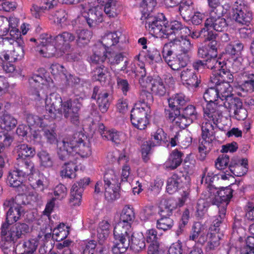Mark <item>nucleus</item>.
<instances>
[{"label":"nucleus","instance_id":"nucleus-39","mask_svg":"<svg viewBox=\"0 0 254 254\" xmlns=\"http://www.w3.org/2000/svg\"><path fill=\"white\" fill-rule=\"evenodd\" d=\"M76 45L78 47L83 48L89 43L91 37V32L85 29H78L76 31Z\"/></svg>","mask_w":254,"mask_h":254},{"label":"nucleus","instance_id":"nucleus-17","mask_svg":"<svg viewBox=\"0 0 254 254\" xmlns=\"http://www.w3.org/2000/svg\"><path fill=\"white\" fill-rule=\"evenodd\" d=\"M204 26L207 29L222 32L227 29L228 23L225 18L217 15L213 10L211 11L209 17L206 19Z\"/></svg>","mask_w":254,"mask_h":254},{"label":"nucleus","instance_id":"nucleus-58","mask_svg":"<svg viewBox=\"0 0 254 254\" xmlns=\"http://www.w3.org/2000/svg\"><path fill=\"white\" fill-rule=\"evenodd\" d=\"M129 240L130 244L129 246H130L135 252H139L145 248V243L143 238L140 239L138 238L134 237L132 234Z\"/></svg>","mask_w":254,"mask_h":254},{"label":"nucleus","instance_id":"nucleus-64","mask_svg":"<svg viewBox=\"0 0 254 254\" xmlns=\"http://www.w3.org/2000/svg\"><path fill=\"white\" fill-rule=\"evenodd\" d=\"M229 156L227 154H222L217 159L215 166L219 170H228V165L229 162Z\"/></svg>","mask_w":254,"mask_h":254},{"label":"nucleus","instance_id":"nucleus-25","mask_svg":"<svg viewBox=\"0 0 254 254\" xmlns=\"http://www.w3.org/2000/svg\"><path fill=\"white\" fill-rule=\"evenodd\" d=\"M31 185L35 191V194H32L34 197L33 200L38 201L41 199V193L47 188L46 178L43 174H39L37 177H35V181L32 182Z\"/></svg>","mask_w":254,"mask_h":254},{"label":"nucleus","instance_id":"nucleus-6","mask_svg":"<svg viewBox=\"0 0 254 254\" xmlns=\"http://www.w3.org/2000/svg\"><path fill=\"white\" fill-rule=\"evenodd\" d=\"M146 19V27L154 37L160 38H168L166 19L163 14L157 16H153L152 13L148 16H141V19Z\"/></svg>","mask_w":254,"mask_h":254},{"label":"nucleus","instance_id":"nucleus-14","mask_svg":"<svg viewBox=\"0 0 254 254\" xmlns=\"http://www.w3.org/2000/svg\"><path fill=\"white\" fill-rule=\"evenodd\" d=\"M189 193L184 191L181 198H179V203L172 198L165 199L161 202V206L158 209V214L160 216L171 215L172 211L175 209L178 206H183L189 197Z\"/></svg>","mask_w":254,"mask_h":254},{"label":"nucleus","instance_id":"nucleus-41","mask_svg":"<svg viewBox=\"0 0 254 254\" xmlns=\"http://www.w3.org/2000/svg\"><path fill=\"white\" fill-rule=\"evenodd\" d=\"M140 5V10L142 16L150 15L156 6V0H136Z\"/></svg>","mask_w":254,"mask_h":254},{"label":"nucleus","instance_id":"nucleus-30","mask_svg":"<svg viewBox=\"0 0 254 254\" xmlns=\"http://www.w3.org/2000/svg\"><path fill=\"white\" fill-rule=\"evenodd\" d=\"M203 98L207 102L206 108L210 105L211 108L219 109L217 105L219 104V95L216 87H210L206 89L203 94Z\"/></svg>","mask_w":254,"mask_h":254},{"label":"nucleus","instance_id":"nucleus-2","mask_svg":"<svg viewBox=\"0 0 254 254\" xmlns=\"http://www.w3.org/2000/svg\"><path fill=\"white\" fill-rule=\"evenodd\" d=\"M135 218L131 206H125L120 215V221L114 229V243L112 248L113 254L124 253L129 247L130 237L132 236L131 224Z\"/></svg>","mask_w":254,"mask_h":254},{"label":"nucleus","instance_id":"nucleus-33","mask_svg":"<svg viewBox=\"0 0 254 254\" xmlns=\"http://www.w3.org/2000/svg\"><path fill=\"white\" fill-rule=\"evenodd\" d=\"M168 38L172 34L177 35L178 37L182 36V34L185 33L187 34H190V30L189 28L184 25L180 21L174 20L171 22L170 28H167Z\"/></svg>","mask_w":254,"mask_h":254},{"label":"nucleus","instance_id":"nucleus-57","mask_svg":"<svg viewBox=\"0 0 254 254\" xmlns=\"http://www.w3.org/2000/svg\"><path fill=\"white\" fill-rule=\"evenodd\" d=\"M205 68L211 69L214 71H219L222 67V63L218 61L216 57L211 55L205 61Z\"/></svg>","mask_w":254,"mask_h":254},{"label":"nucleus","instance_id":"nucleus-13","mask_svg":"<svg viewBox=\"0 0 254 254\" xmlns=\"http://www.w3.org/2000/svg\"><path fill=\"white\" fill-rule=\"evenodd\" d=\"M105 183V197L108 201H112L119 197V193L114 190L118 181L113 171L106 172L104 176Z\"/></svg>","mask_w":254,"mask_h":254},{"label":"nucleus","instance_id":"nucleus-38","mask_svg":"<svg viewBox=\"0 0 254 254\" xmlns=\"http://www.w3.org/2000/svg\"><path fill=\"white\" fill-rule=\"evenodd\" d=\"M17 158L21 159H30L32 158L35 154L34 148L28 145L27 144H20L16 146Z\"/></svg>","mask_w":254,"mask_h":254},{"label":"nucleus","instance_id":"nucleus-44","mask_svg":"<svg viewBox=\"0 0 254 254\" xmlns=\"http://www.w3.org/2000/svg\"><path fill=\"white\" fill-rule=\"evenodd\" d=\"M187 102V98L182 93L175 94L168 99L169 107L179 110H180L181 107L185 105Z\"/></svg>","mask_w":254,"mask_h":254},{"label":"nucleus","instance_id":"nucleus-27","mask_svg":"<svg viewBox=\"0 0 254 254\" xmlns=\"http://www.w3.org/2000/svg\"><path fill=\"white\" fill-rule=\"evenodd\" d=\"M146 82L150 84L151 90L155 95L163 96L166 94V87L162 79L160 77L154 78L151 76H148L146 78Z\"/></svg>","mask_w":254,"mask_h":254},{"label":"nucleus","instance_id":"nucleus-34","mask_svg":"<svg viewBox=\"0 0 254 254\" xmlns=\"http://www.w3.org/2000/svg\"><path fill=\"white\" fill-rule=\"evenodd\" d=\"M109 73L108 68L103 65H97L95 67L91 72L92 79L99 81L101 83H105Z\"/></svg>","mask_w":254,"mask_h":254},{"label":"nucleus","instance_id":"nucleus-4","mask_svg":"<svg viewBox=\"0 0 254 254\" xmlns=\"http://www.w3.org/2000/svg\"><path fill=\"white\" fill-rule=\"evenodd\" d=\"M222 117V112L211 108L210 105L204 109V119L201 126L202 139H215V129Z\"/></svg>","mask_w":254,"mask_h":254},{"label":"nucleus","instance_id":"nucleus-42","mask_svg":"<svg viewBox=\"0 0 254 254\" xmlns=\"http://www.w3.org/2000/svg\"><path fill=\"white\" fill-rule=\"evenodd\" d=\"M216 88L219 95V99L223 102L226 101L227 98L233 96L232 94V88L230 84L227 82L221 83Z\"/></svg>","mask_w":254,"mask_h":254},{"label":"nucleus","instance_id":"nucleus-37","mask_svg":"<svg viewBox=\"0 0 254 254\" xmlns=\"http://www.w3.org/2000/svg\"><path fill=\"white\" fill-rule=\"evenodd\" d=\"M43 4L45 5L38 6L36 4H33L30 9L32 14L35 17L38 18L40 16V13L43 12L45 10L51 9L57 5L58 3L57 0H43Z\"/></svg>","mask_w":254,"mask_h":254},{"label":"nucleus","instance_id":"nucleus-40","mask_svg":"<svg viewBox=\"0 0 254 254\" xmlns=\"http://www.w3.org/2000/svg\"><path fill=\"white\" fill-rule=\"evenodd\" d=\"M17 124V120L10 114L5 113L0 117V128L6 130H11Z\"/></svg>","mask_w":254,"mask_h":254},{"label":"nucleus","instance_id":"nucleus-26","mask_svg":"<svg viewBox=\"0 0 254 254\" xmlns=\"http://www.w3.org/2000/svg\"><path fill=\"white\" fill-rule=\"evenodd\" d=\"M170 46L174 50H178L180 52H191L193 48V45L190 39L187 36H183L174 39Z\"/></svg>","mask_w":254,"mask_h":254},{"label":"nucleus","instance_id":"nucleus-49","mask_svg":"<svg viewBox=\"0 0 254 254\" xmlns=\"http://www.w3.org/2000/svg\"><path fill=\"white\" fill-rule=\"evenodd\" d=\"M75 39V36L68 32H64L54 37L56 44L58 46H62V48L64 43L71 42Z\"/></svg>","mask_w":254,"mask_h":254},{"label":"nucleus","instance_id":"nucleus-20","mask_svg":"<svg viewBox=\"0 0 254 254\" xmlns=\"http://www.w3.org/2000/svg\"><path fill=\"white\" fill-rule=\"evenodd\" d=\"M226 170L229 176L235 175L238 177L244 176L248 170V160L245 158L242 159L233 158L231 160Z\"/></svg>","mask_w":254,"mask_h":254},{"label":"nucleus","instance_id":"nucleus-59","mask_svg":"<svg viewBox=\"0 0 254 254\" xmlns=\"http://www.w3.org/2000/svg\"><path fill=\"white\" fill-rule=\"evenodd\" d=\"M13 138L7 133L0 132V153H2L12 143Z\"/></svg>","mask_w":254,"mask_h":254},{"label":"nucleus","instance_id":"nucleus-28","mask_svg":"<svg viewBox=\"0 0 254 254\" xmlns=\"http://www.w3.org/2000/svg\"><path fill=\"white\" fill-rule=\"evenodd\" d=\"M216 219L213 221V224L210 228V241L208 242L207 249L209 250H215L220 244V235L219 234L220 228H219L221 223L215 224L214 222Z\"/></svg>","mask_w":254,"mask_h":254},{"label":"nucleus","instance_id":"nucleus-18","mask_svg":"<svg viewBox=\"0 0 254 254\" xmlns=\"http://www.w3.org/2000/svg\"><path fill=\"white\" fill-rule=\"evenodd\" d=\"M245 5L242 0H237L234 5L232 14V18L237 22L247 25L252 19V13H245Z\"/></svg>","mask_w":254,"mask_h":254},{"label":"nucleus","instance_id":"nucleus-9","mask_svg":"<svg viewBox=\"0 0 254 254\" xmlns=\"http://www.w3.org/2000/svg\"><path fill=\"white\" fill-rule=\"evenodd\" d=\"M151 109L141 107L140 104H135L130 112V121L134 127L143 130L149 124L148 118L150 116Z\"/></svg>","mask_w":254,"mask_h":254},{"label":"nucleus","instance_id":"nucleus-7","mask_svg":"<svg viewBox=\"0 0 254 254\" xmlns=\"http://www.w3.org/2000/svg\"><path fill=\"white\" fill-rule=\"evenodd\" d=\"M38 43L41 45L39 52L44 57H59L64 53L62 46H58L56 44L54 38H53L48 34L44 33L40 35Z\"/></svg>","mask_w":254,"mask_h":254},{"label":"nucleus","instance_id":"nucleus-35","mask_svg":"<svg viewBox=\"0 0 254 254\" xmlns=\"http://www.w3.org/2000/svg\"><path fill=\"white\" fill-rule=\"evenodd\" d=\"M242 84L240 89L246 92H252L254 91V73L244 72L242 75Z\"/></svg>","mask_w":254,"mask_h":254},{"label":"nucleus","instance_id":"nucleus-55","mask_svg":"<svg viewBox=\"0 0 254 254\" xmlns=\"http://www.w3.org/2000/svg\"><path fill=\"white\" fill-rule=\"evenodd\" d=\"M152 139L155 141V146L161 145L167 141L166 134L162 128H158L151 133Z\"/></svg>","mask_w":254,"mask_h":254},{"label":"nucleus","instance_id":"nucleus-36","mask_svg":"<svg viewBox=\"0 0 254 254\" xmlns=\"http://www.w3.org/2000/svg\"><path fill=\"white\" fill-rule=\"evenodd\" d=\"M68 160L69 161L64 164L60 171V175L63 178L72 179L76 177L77 166L71 161L70 158Z\"/></svg>","mask_w":254,"mask_h":254},{"label":"nucleus","instance_id":"nucleus-52","mask_svg":"<svg viewBox=\"0 0 254 254\" xmlns=\"http://www.w3.org/2000/svg\"><path fill=\"white\" fill-rule=\"evenodd\" d=\"M40 160V165L44 168H50L53 166V161L50 154L46 151L41 150L37 154Z\"/></svg>","mask_w":254,"mask_h":254},{"label":"nucleus","instance_id":"nucleus-54","mask_svg":"<svg viewBox=\"0 0 254 254\" xmlns=\"http://www.w3.org/2000/svg\"><path fill=\"white\" fill-rule=\"evenodd\" d=\"M18 41V45L15 46L13 50L11 52V56L14 61L21 60L24 56L23 41L22 39H20Z\"/></svg>","mask_w":254,"mask_h":254},{"label":"nucleus","instance_id":"nucleus-22","mask_svg":"<svg viewBox=\"0 0 254 254\" xmlns=\"http://www.w3.org/2000/svg\"><path fill=\"white\" fill-rule=\"evenodd\" d=\"M180 77L183 84L187 85L188 88L197 87L200 83L198 74L192 69H184L181 73Z\"/></svg>","mask_w":254,"mask_h":254},{"label":"nucleus","instance_id":"nucleus-21","mask_svg":"<svg viewBox=\"0 0 254 254\" xmlns=\"http://www.w3.org/2000/svg\"><path fill=\"white\" fill-rule=\"evenodd\" d=\"M142 58L150 64L162 61L160 52L154 47H149L146 51H142L134 57V59L138 61Z\"/></svg>","mask_w":254,"mask_h":254},{"label":"nucleus","instance_id":"nucleus-47","mask_svg":"<svg viewBox=\"0 0 254 254\" xmlns=\"http://www.w3.org/2000/svg\"><path fill=\"white\" fill-rule=\"evenodd\" d=\"M25 178L21 176L20 174L16 170L10 172L7 177V181L11 187L17 188L20 187Z\"/></svg>","mask_w":254,"mask_h":254},{"label":"nucleus","instance_id":"nucleus-24","mask_svg":"<svg viewBox=\"0 0 254 254\" xmlns=\"http://www.w3.org/2000/svg\"><path fill=\"white\" fill-rule=\"evenodd\" d=\"M98 131L104 140H110L116 144L122 141V134L120 132L113 128H109L103 124H99Z\"/></svg>","mask_w":254,"mask_h":254},{"label":"nucleus","instance_id":"nucleus-56","mask_svg":"<svg viewBox=\"0 0 254 254\" xmlns=\"http://www.w3.org/2000/svg\"><path fill=\"white\" fill-rule=\"evenodd\" d=\"M207 229V227L200 222L194 223L192 226L190 236V240L196 242L198 235L202 232H205Z\"/></svg>","mask_w":254,"mask_h":254},{"label":"nucleus","instance_id":"nucleus-43","mask_svg":"<svg viewBox=\"0 0 254 254\" xmlns=\"http://www.w3.org/2000/svg\"><path fill=\"white\" fill-rule=\"evenodd\" d=\"M121 7L118 3L114 0H107L104 10L109 17H115L120 12Z\"/></svg>","mask_w":254,"mask_h":254},{"label":"nucleus","instance_id":"nucleus-46","mask_svg":"<svg viewBox=\"0 0 254 254\" xmlns=\"http://www.w3.org/2000/svg\"><path fill=\"white\" fill-rule=\"evenodd\" d=\"M182 182L181 178L177 174H173L172 176L169 178L167 180L166 190L170 194H172L177 191L181 187Z\"/></svg>","mask_w":254,"mask_h":254},{"label":"nucleus","instance_id":"nucleus-16","mask_svg":"<svg viewBox=\"0 0 254 254\" xmlns=\"http://www.w3.org/2000/svg\"><path fill=\"white\" fill-rule=\"evenodd\" d=\"M90 182L89 178H84L72 185L70 190L69 199L71 205H79L84 189L89 185Z\"/></svg>","mask_w":254,"mask_h":254},{"label":"nucleus","instance_id":"nucleus-48","mask_svg":"<svg viewBox=\"0 0 254 254\" xmlns=\"http://www.w3.org/2000/svg\"><path fill=\"white\" fill-rule=\"evenodd\" d=\"M153 102V97L152 94L147 91L142 90L139 94L138 101L136 104H140L141 107L145 109L150 106Z\"/></svg>","mask_w":254,"mask_h":254},{"label":"nucleus","instance_id":"nucleus-3","mask_svg":"<svg viewBox=\"0 0 254 254\" xmlns=\"http://www.w3.org/2000/svg\"><path fill=\"white\" fill-rule=\"evenodd\" d=\"M57 154L62 161L68 160L77 154L87 157L91 154L89 141L82 132H76L71 137L57 141Z\"/></svg>","mask_w":254,"mask_h":254},{"label":"nucleus","instance_id":"nucleus-12","mask_svg":"<svg viewBox=\"0 0 254 254\" xmlns=\"http://www.w3.org/2000/svg\"><path fill=\"white\" fill-rule=\"evenodd\" d=\"M63 102L61 96L57 93L50 94L45 99V108L49 116L56 119L58 118Z\"/></svg>","mask_w":254,"mask_h":254},{"label":"nucleus","instance_id":"nucleus-11","mask_svg":"<svg viewBox=\"0 0 254 254\" xmlns=\"http://www.w3.org/2000/svg\"><path fill=\"white\" fill-rule=\"evenodd\" d=\"M222 104L226 108L229 110V112H233L234 117L237 120H244L247 117V111L239 98L232 96L227 98Z\"/></svg>","mask_w":254,"mask_h":254},{"label":"nucleus","instance_id":"nucleus-63","mask_svg":"<svg viewBox=\"0 0 254 254\" xmlns=\"http://www.w3.org/2000/svg\"><path fill=\"white\" fill-rule=\"evenodd\" d=\"M155 146V143L151 141H145L141 145L142 157L145 162L149 160V155L151 153V149Z\"/></svg>","mask_w":254,"mask_h":254},{"label":"nucleus","instance_id":"nucleus-51","mask_svg":"<svg viewBox=\"0 0 254 254\" xmlns=\"http://www.w3.org/2000/svg\"><path fill=\"white\" fill-rule=\"evenodd\" d=\"M158 214V210L156 207L152 205L146 206L140 213V218L142 220L146 221L151 218H155Z\"/></svg>","mask_w":254,"mask_h":254},{"label":"nucleus","instance_id":"nucleus-45","mask_svg":"<svg viewBox=\"0 0 254 254\" xmlns=\"http://www.w3.org/2000/svg\"><path fill=\"white\" fill-rule=\"evenodd\" d=\"M119 41V37L116 32L106 33L101 39V43L105 47L104 51H106V48L115 46Z\"/></svg>","mask_w":254,"mask_h":254},{"label":"nucleus","instance_id":"nucleus-53","mask_svg":"<svg viewBox=\"0 0 254 254\" xmlns=\"http://www.w3.org/2000/svg\"><path fill=\"white\" fill-rule=\"evenodd\" d=\"M233 61L231 64V70L233 74L239 73V74L243 75L244 72V69H245V64H243L244 60L241 57L234 58H233Z\"/></svg>","mask_w":254,"mask_h":254},{"label":"nucleus","instance_id":"nucleus-29","mask_svg":"<svg viewBox=\"0 0 254 254\" xmlns=\"http://www.w3.org/2000/svg\"><path fill=\"white\" fill-rule=\"evenodd\" d=\"M59 234V230L57 227L53 230L49 225H46L45 228L41 229L38 237L39 242H42V245L45 246L47 243L57 238Z\"/></svg>","mask_w":254,"mask_h":254},{"label":"nucleus","instance_id":"nucleus-10","mask_svg":"<svg viewBox=\"0 0 254 254\" xmlns=\"http://www.w3.org/2000/svg\"><path fill=\"white\" fill-rule=\"evenodd\" d=\"M29 82L30 85L29 94L31 99L40 101L45 97V93L43 91L41 92V90L44 87L48 88L49 84L47 79L41 75L34 74L29 78Z\"/></svg>","mask_w":254,"mask_h":254},{"label":"nucleus","instance_id":"nucleus-60","mask_svg":"<svg viewBox=\"0 0 254 254\" xmlns=\"http://www.w3.org/2000/svg\"><path fill=\"white\" fill-rule=\"evenodd\" d=\"M17 20L15 18H10L9 21L5 17L0 16V36L5 35L9 31L10 24H12V22L15 23Z\"/></svg>","mask_w":254,"mask_h":254},{"label":"nucleus","instance_id":"nucleus-15","mask_svg":"<svg viewBox=\"0 0 254 254\" xmlns=\"http://www.w3.org/2000/svg\"><path fill=\"white\" fill-rule=\"evenodd\" d=\"M91 98L97 99L99 109L102 113L108 111L111 101L108 91L98 86H95L93 88Z\"/></svg>","mask_w":254,"mask_h":254},{"label":"nucleus","instance_id":"nucleus-32","mask_svg":"<svg viewBox=\"0 0 254 254\" xmlns=\"http://www.w3.org/2000/svg\"><path fill=\"white\" fill-rule=\"evenodd\" d=\"M244 45L239 40L231 42L225 48L227 54L231 56L232 58L242 57V53L244 50Z\"/></svg>","mask_w":254,"mask_h":254},{"label":"nucleus","instance_id":"nucleus-1","mask_svg":"<svg viewBox=\"0 0 254 254\" xmlns=\"http://www.w3.org/2000/svg\"><path fill=\"white\" fill-rule=\"evenodd\" d=\"M20 197L19 195L3 203L4 207H9L5 222L1 227L0 248L3 251L14 248L17 240L24 238L29 232V227L25 223H16L10 226L20 219L23 212V207L19 202Z\"/></svg>","mask_w":254,"mask_h":254},{"label":"nucleus","instance_id":"nucleus-5","mask_svg":"<svg viewBox=\"0 0 254 254\" xmlns=\"http://www.w3.org/2000/svg\"><path fill=\"white\" fill-rule=\"evenodd\" d=\"M82 101L83 98L81 97L64 101L58 118L64 116L71 124L78 126L80 123L79 112L82 105Z\"/></svg>","mask_w":254,"mask_h":254},{"label":"nucleus","instance_id":"nucleus-19","mask_svg":"<svg viewBox=\"0 0 254 254\" xmlns=\"http://www.w3.org/2000/svg\"><path fill=\"white\" fill-rule=\"evenodd\" d=\"M82 15L90 27L96 26L103 20L102 9L100 6L85 9Z\"/></svg>","mask_w":254,"mask_h":254},{"label":"nucleus","instance_id":"nucleus-50","mask_svg":"<svg viewBox=\"0 0 254 254\" xmlns=\"http://www.w3.org/2000/svg\"><path fill=\"white\" fill-rule=\"evenodd\" d=\"M170 215L160 216L157 220L156 227L164 231L170 230L174 225V221L169 217Z\"/></svg>","mask_w":254,"mask_h":254},{"label":"nucleus","instance_id":"nucleus-23","mask_svg":"<svg viewBox=\"0 0 254 254\" xmlns=\"http://www.w3.org/2000/svg\"><path fill=\"white\" fill-rule=\"evenodd\" d=\"M15 169L21 176L25 178L31 174L33 175L35 170L34 163L30 159L21 158H17Z\"/></svg>","mask_w":254,"mask_h":254},{"label":"nucleus","instance_id":"nucleus-8","mask_svg":"<svg viewBox=\"0 0 254 254\" xmlns=\"http://www.w3.org/2000/svg\"><path fill=\"white\" fill-rule=\"evenodd\" d=\"M233 192V190L230 188H223L217 191V194L212 200V204L216 205L219 210V215L215 218L216 221L214 222L215 224L222 223L224 220L226 212V207L232 197Z\"/></svg>","mask_w":254,"mask_h":254},{"label":"nucleus","instance_id":"nucleus-61","mask_svg":"<svg viewBox=\"0 0 254 254\" xmlns=\"http://www.w3.org/2000/svg\"><path fill=\"white\" fill-rule=\"evenodd\" d=\"M191 1H185L182 2L179 6V11L181 15L185 18L186 17L190 18L191 14L192 7Z\"/></svg>","mask_w":254,"mask_h":254},{"label":"nucleus","instance_id":"nucleus-62","mask_svg":"<svg viewBox=\"0 0 254 254\" xmlns=\"http://www.w3.org/2000/svg\"><path fill=\"white\" fill-rule=\"evenodd\" d=\"M168 46V44H165L162 52L163 58L167 64H168L167 59L173 60V59L176 58V56L177 55V53L176 52V51L171 46L170 48H169Z\"/></svg>","mask_w":254,"mask_h":254},{"label":"nucleus","instance_id":"nucleus-31","mask_svg":"<svg viewBox=\"0 0 254 254\" xmlns=\"http://www.w3.org/2000/svg\"><path fill=\"white\" fill-rule=\"evenodd\" d=\"M183 157L184 153L182 152L178 149L173 150L166 162V167L171 170L176 169L182 163Z\"/></svg>","mask_w":254,"mask_h":254}]
</instances>
